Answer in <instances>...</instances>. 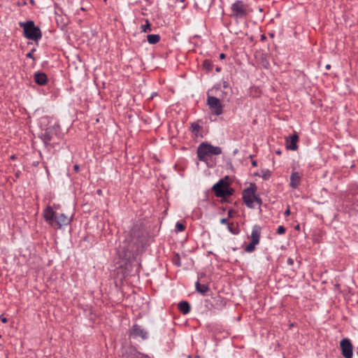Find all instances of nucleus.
<instances>
[{"instance_id":"obj_6","label":"nucleus","mask_w":358,"mask_h":358,"mask_svg":"<svg viewBox=\"0 0 358 358\" xmlns=\"http://www.w3.org/2000/svg\"><path fill=\"white\" fill-rule=\"evenodd\" d=\"M262 228L259 225H255L252 227L250 235V243L245 246L244 250L250 253L255 250V246L259 243Z\"/></svg>"},{"instance_id":"obj_11","label":"nucleus","mask_w":358,"mask_h":358,"mask_svg":"<svg viewBox=\"0 0 358 358\" xmlns=\"http://www.w3.org/2000/svg\"><path fill=\"white\" fill-rule=\"evenodd\" d=\"M299 136L295 133L292 136L286 138V148L287 150H296L298 148L297 142Z\"/></svg>"},{"instance_id":"obj_34","label":"nucleus","mask_w":358,"mask_h":358,"mask_svg":"<svg viewBox=\"0 0 358 358\" xmlns=\"http://www.w3.org/2000/svg\"><path fill=\"white\" fill-rule=\"evenodd\" d=\"M224 57H225V55H224V53H221V54L220 55V59H224Z\"/></svg>"},{"instance_id":"obj_9","label":"nucleus","mask_w":358,"mask_h":358,"mask_svg":"<svg viewBox=\"0 0 358 358\" xmlns=\"http://www.w3.org/2000/svg\"><path fill=\"white\" fill-rule=\"evenodd\" d=\"M342 350V355L345 358H352L353 347L350 341L348 338H343L340 343Z\"/></svg>"},{"instance_id":"obj_23","label":"nucleus","mask_w":358,"mask_h":358,"mask_svg":"<svg viewBox=\"0 0 358 358\" xmlns=\"http://www.w3.org/2000/svg\"><path fill=\"white\" fill-rule=\"evenodd\" d=\"M203 66L208 71H211L213 69V64L210 60L206 59L203 62Z\"/></svg>"},{"instance_id":"obj_17","label":"nucleus","mask_w":358,"mask_h":358,"mask_svg":"<svg viewBox=\"0 0 358 358\" xmlns=\"http://www.w3.org/2000/svg\"><path fill=\"white\" fill-rule=\"evenodd\" d=\"M51 133H52V129H48L45 130V132L44 134V138H43L45 143L48 144L52 140Z\"/></svg>"},{"instance_id":"obj_29","label":"nucleus","mask_w":358,"mask_h":358,"mask_svg":"<svg viewBox=\"0 0 358 358\" xmlns=\"http://www.w3.org/2000/svg\"><path fill=\"white\" fill-rule=\"evenodd\" d=\"M220 222H221L222 224H228V223H227V220L226 218H222V219H221Z\"/></svg>"},{"instance_id":"obj_18","label":"nucleus","mask_w":358,"mask_h":358,"mask_svg":"<svg viewBox=\"0 0 358 358\" xmlns=\"http://www.w3.org/2000/svg\"><path fill=\"white\" fill-rule=\"evenodd\" d=\"M201 129L200 125L196 122H193L191 124L190 129L192 133H194L195 135H197V134L199 132Z\"/></svg>"},{"instance_id":"obj_15","label":"nucleus","mask_w":358,"mask_h":358,"mask_svg":"<svg viewBox=\"0 0 358 358\" xmlns=\"http://www.w3.org/2000/svg\"><path fill=\"white\" fill-rule=\"evenodd\" d=\"M178 308L182 314L186 315L189 313L191 306L188 302L181 301L178 303Z\"/></svg>"},{"instance_id":"obj_39","label":"nucleus","mask_w":358,"mask_h":358,"mask_svg":"<svg viewBox=\"0 0 358 358\" xmlns=\"http://www.w3.org/2000/svg\"><path fill=\"white\" fill-rule=\"evenodd\" d=\"M97 192H98L99 194H101V190H100V189H99V190L97 191Z\"/></svg>"},{"instance_id":"obj_3","label":"nucleus","mask_w":358,"mask_h":358,"mask_svg":"<svg viewBox=\"0 0 358 358\" xmlns=\"http://www.w3.org/2000/svg\"><path fill=\"white\" fill-rule=\"evenodd\" d=\"M229 16L235 20L245 19L252 10L248 6L241 0H236L230 7Z\"/></svg>"},{"instance_id":"obj_24","label":"nucleus","mask_w":358,"mask_h":358,"mask_svg":"<svg viewBox=\"0 0 358 358\" xmlns=\"http://www.w3.org/2000/svg\"><path fill=\"white\" fill-rule=\"evenodd\" d=\"M176 229L178 231H182L185 230V227L184 224H182V223H180V222H177L176 224Z\"/></svg>"},{"instance_id":"obj_21","label":"nucleus","mask_w":358,"mask_h":358,"mask_svg":"<svg viewBox=\"0 0 358 358\" xmlns=\"http://www.w3.org/2000/svg\"><path fill=\"white\" fill-rule=\"evenodd\" d=\"M227 228L229 231L233 234H237L238 233L237 227H236L233 223H228Z\"/></svg>"},{"instance_id":"obj_37","label":"nucleus","mask_w":358,"mask_h":358,"mask_svg":"<svg viewBox=\"0 0 358 358\" xmlns=\"http://www.w3.org/2000/svg\"><path fill=\"white\" fill-rule=\"evenodd\" d=\"M216 71H220V68H216Z\"/></svg>"},{"instance_id":"obj_35","label":"nucleus","mask_w":358,"mask_h":358,"mask_svg":"<svg viewBox=\"0 0 358 358\" xmlns=\"http://www.w3.org/2000/svg\"><path fill=\"white\" fill-rule=\"evenodd\" d=\"M325 68H326V69L329 70V69H331V65L330 64H327V65H326Z\"/></svg>"},{"instance_id":"obj_32","label":"nucleus","mask_w":358,"mask_h":358,"mask_svg":"<svg viewBox=\"0 0 358 358\" xmlns=\"http://www.w3.org/2000/svg\"><path fill=\"white\" fill-rule=\"evenodd\" d=\"M27 57L32 58L33 57V53L32 52L27 53Z\"/></svg>"},{"instance_id":"obj_12","label":"nucleus","mask_w":358,"mask_h":358,"mask_svg":"<svg viewBox=\"0 0 358 358\" xmlns=\"http://www.w3.org/2000/svg\"><path fill=\"white\" fill-rule=\"evenodd\" d=\"M301 176L298 172H293L290 176V186L296 189L301 182Z\"/></svg>"},{"instance_id":"obj_4","label":"nucleus","mask_w":358,"mask_h":358,"mask_svg":"<svg viewBox=\"0 0 358 358\" xmlns=\"http://www.w3.org/2000/svg\"><path fill=\"white\" fill-rule=\"evenodd\" d=\"M256 191V185L251 183L250 187L243 192V201L248 208H253L256 204L259 207L262 205V199L255 195Z\"/></svg>"},{"instance_id":"obj_25","label":"nucleus","mask_w":358,"mask_h":358,"mask_svg":"<svg viewBox=\"0 0 358 358\" xmlns=\"http://www.w3.org/2000/svg\"><path fill=\"white\" fill-rule=\"evenodd\" d=\"M285 232V228L283 226H279L277 229L278 234H283Z\"/></svg>"},{"instance_id":"obj_8","label":"nucleus","mask_w":358,"mask_h":358,"mask_svg":"<svg viewBox=\"0 0 358 358\" xmlns=\"http://www.w3.org/2000/svg\"><path fill=\"white\" fill-rule=\"evenodd\" d=\"M207 104L215 115H220L222 113L223 107L220 99L213 96H208Z\"/></svg>"},{"instance_id":"obj_19","label":"nucleus","mask_w":358,"mask_h":358,"mask_svg":"<svg viewBox=\"0 0 358 358\" xmlns=\"http://www.w3.org/2000/svg\"><path fill=\"white\" fill-rule=\"evenodd\" d=\"M231 92V89H227V90H224L223 91H222V94L220 95V96L222 99L229 100V97H230Z\"/></svg>"},{"instance_id":"obj_7","label":"nucleus","mask_w":358,"mask_h":358,"mask_svg":"<svg viewBox=\"0 0 358 358\" xmlns=\"http://www.w3.org/2000/svg\"><path fill=\"white\" fill-rule=\"evenodd\" d=\"M213 190L218 197H225L232 194V190L229 187L227 183L222 180L213 185Z\"/></svg>"},{"instance_id":"obj_36","label":"nucleus","mask_w":358,"mask_h":358,"mask_svg":"<svg viewBox=\"0 0 358 358\" xmlns=\"http://www.w3.org/2000/svg\"><path fill=\"white\" fill-rule=\"evenodd\" d=\"M277 155H280L281 154V152L280 150H278L275 152Z\"/></svg>"},{"instance_id":"obj_2","label":"nucleus","mask_w":358,"mask_h":358,"mask_svg":"<svg viewBox=\"0 0 358 358\" xmlns=\"http://www.w3.org/2000/svg\"><path fill=\"white\" fill-rule=\"evenodd\" d=\"M196 153L200 161L208 164V158L212 155H220L222 148L218 146H213L208 143H202L199 145Z\"/></svg>"},{"instance_id":"obj_33","label":"nucleus","mask_w":358,"mask_h":358,"mask_svg":"<svg viewBox=\"0 0 358 358\" xmlns=\"http://www.w3.org/2000/svg\"><path fill=\"white\" fill-rule=\"evenodd\" d=\"M252 166H254V167L257 166V162H256V161H255V160L252 161Z\"/></svg>"},{"instance_id":"obj_26","label":"nucleus","mask_w":358,"mask_h":358,"mask_svg":"<svg viewBox=\"0 0 358 358\" xmlns=\"http://www.w3.org/2000/svg\"><path fill=\"white\" fill-rule=\"evenodd\" d=\"M290 215V210H289V208L288 207L286 210L285 211V216H289Z\"/></svg>"},{"instance_id":"obj_5","label":"nucleus","mask_w":358,"mask_h":358,"mask_svg":"<svg viewBox=\"0 0 358 358\" xmlns=\"http://www.w3.org/2000/svg\"><path fill=\"white\" fill-rule=\"evenodd\" d=\"M20 27L24 29V36L29 40L38 41L42 37L41 29L36 27L33 21L20 22Z\"/></svg>"},{"instance_id":"obj_28","label":"nucleus","mask_w":358,"mask_h":358,"mask_svg":"<svg viewBox=\"0 0 358 358\" xmlns=\"http://www.w3.org/2000/svg\"><path fill=\"white\" fill-rule=\"evenodd\" d=\"M73 169H74V171L76 172H78L79 171V169H80V167H79V166L78 164H76V165L73 166Z\"/></svg>"},{"instance_id":"obj_20","label":"nucleus","mask_w":358,"mask_h":358,"mask_svg":"<svg viewBox=\"0 0 358 358\" xmlns=\"http://www.w3.org/2000/svg\"><path fill=\"white\" fill-rule=\"evenodd\" d=\"M128 358H150L148 356L145 355L142 353H140L138 352H135L134 353H131Z\"/></svg>"},{"instance_id":"obj_30","label":"nucleus","mask_w":358,"mask_h":358,"mask_svg":"<svg viewBox=\"0 0 358 358\" xmlns=\"http://www.w3.org/2000/svg\"><path fill=\"white\" fill-rule=\"evenodd\" d=\"M0 319H1V322H2L3 323H6V322H7V321H8L7 318H6V317H0Z\"/></svg>"},{"instance_id":"obj_38","label":"nucleus","mask_w":358,"mask_h":358,"mask_svg":"<svg viewBox=\"0 0 358 358\" xmlns=\"http://www.w3.org/2000/svg\"><path fill=\"white\" fill-rule=\"evenodd\" d=\"M80 10H85V9L84 8H83V7H82V8H80Z\"/></svg>"},{"instance_id":"obj_22","label":"nucleus","mask_w":358,"mask_h":358,"mask_svg":"<svg viewBox=\"0 0 358 358\" xmlns=\"http://www.w3.org/2000/svg\"><path fill=\"white\" fill-rule=\"evenodd\" d=\"M141 31L145 33L149 32L151 31V25L148 20H146V24L142 25L141 27Z\"/></svg>"},{"instance_id":"obj_40","label":"nucleus","mask_w":358,"mask_h":358,"mask_svg":"<svg viewBox=\"0 0 358 358\" xmlns=\"http://www.w3.org/2000/svg\"><path fill=\"white\" fill-rule=\"evenodd\" d=\"M296 229H299V225H298V226H296Z\"/></svg>"},{"instance_id":"obj_27","label":"nucleus","mask_w":358,"mask_h":358,"mask_svg":"<svg viewBox=\"0 0 358 358\" xmlns=\"http://www.w3.org/2000/svg\"><path fill=\"white\" fill-rule=\"evenodd\" d=\"M223 88H224V90H227V89H231V88L228 86V84H227L226 82H224V84H223Z\"/></svg>"},{"instance_id":"obj_10","label":"nucleus","mask_w":358,"mask_h":358,"mask_svg":"<svg viewBox=\"0 0 358 358\" xmlns=\"http://www.w3.org/2000/svg\"><path fill=\"white\" fill-rule=\"evenodd\" d=\"M130 336L134 338L140 337L143 340H145L148 338V333L141 326L134 324L130 330Z\"/></svg>"},{"instance_id":"obj_16","label":"nucleus","mask_w":358,"mask_h":358,"mask_svg":"<svg viewBox=\"0 0 358 358\" xmlns=\"http://www.w3.org/2000/svg\"><path fill=\"white\" fill-rule=\"evenodd\" d=\"M148 41L150 44H156L160 40L159 34H150L147 36Z\"/></svg>"},{"instance_id":"obj_13","label":"nucleus","mask_w":358,"mask_h":358,"mask_svg":"<svg viewBox=\"0 0 358 358\" xmlns=\"http://www.w3.org/2000/svg\"><path fill=\"white\" fill-rule=\"evenodd\" d=\"M195 288L196 292L202 294L203 296L209 291V287L206 284H202L200 282V278L195 283Z\"/></svg>"},{"instance_id":"obj_31","label":"nucleus","mask_w":358,"mask_h":358,"mask_svg":"<svg viewBox=\"0 0 358 358\" xmlns=\"http://www.w3.org/2000/svg\"><path fill=\"white\" fill-rule=\"evenodd\" d=\"M287 263H288L289 264L292 265V264H293L294 261H293V259H292L289 258V259H287Z\"/></svg>"},{"instance_id":"obj_14","label":"nucleus","mask_w":358,"mask_h":358,"mask_svg":"<svg viewBox=\"0 0 358 358\" xmlns=\"http://www.w3.org/2000/svg\"><path fill=\"white\" fill-rule=\"evenodd\" d=\"M34 80L37 84L44 85L47 83V76L44 73L38 72L34 75Z\"/></svg>"},{"instance_id":"obj_1","label":"nucleus","mask_w":358,"mask_h":358,"mask_svg":"<svg viewBox=\"0 0 358 358\" xmlns=\"http://www.w3.org/2000/svg\"><path fill=\"white\" fill-rule=\"evenodd\" d=\"M43 217L45 222L55 229H61L71 222V219L65 214H57L52 208L49 206L43 210Z\"/></svg>"},{"instance_id":"obj_41","label":"nucleus","mask_w":358,"mask_h":358,"mask_svg":"<svg viewBox=\"0 0 358 358\" xmlns=\"http://www.w3.org/2000/svg\"><path fill=\"white\" fill-rule=\"evenodd\" d=\"M1 337V336L0 335V338Z\"/></svg>"}]
</instances>
